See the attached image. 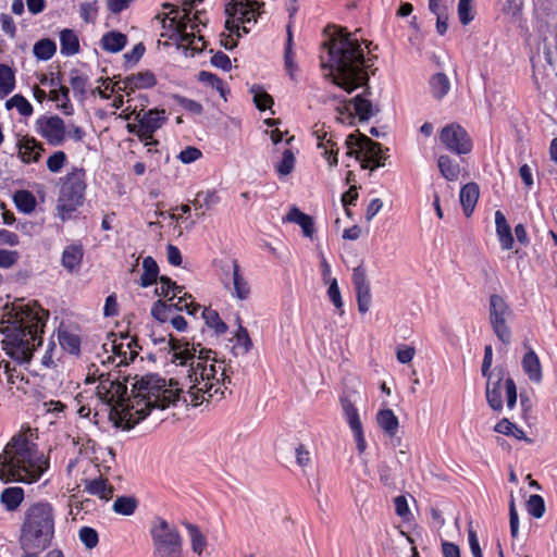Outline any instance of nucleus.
<instances>
[{"mask_svg":"<svg viewBox=\"0 0 557 557\" xmlns=\"http://www.w3.org/2000/svg\"><path fill=\"white\" fill-rule=\"evenodd\" d=\"M101 380L97 386L96 396L110 407V417L125 423L132 429L143 421L152 409H165L181 399L183 389L178 382L171 379L166 382L157 373L143 375L133 383L132 395L127 394V386L119 379L111 380L110 374Z\"/></svg>","mask_w":557,"mask_h":557,"instance_id":"nucleus-1","label":"nucleus"},{"mask_svg":"<svg viewBox=\"0 0 557 557\" xmlns=\"http://www.w3.org/2000/svg\"><path fill=\"white\" fill-rule=\"evenodd\" d=\"M154 343H166L169 351L172 352V361L185 366L189 361V386L183 401L193 407L200 406L203 401L213 399L220 394L219 399L224 395L221 386L227 388L231 377L227 374L225 360L218 359V354L209 348H202L201 344H190L185 338H176L172 334L166 341L164 337L153 338Z\"/></svg>","mask_w":557,"mask_h":557,"instance_id":"nucleus-2","label":"nucleus"},{"mask_svg":"<svg viewBox=\"0 0 557 557\" xmlns=\"http://www.w3.org/2000/svg\"><path fill=\"white\" fill-rule=\"evenodd\" d=\"M324 41V52L321 54V66L325 77H330L336 86L348 94L356 88L367 85V70L372 66V58H364L359 38L347 28L332 26Z\"/></svg>","mask_w":557,"mask_h":557,"instance_id":"nucleus-3","label":"nucleus"},{"mask_svg":"<svg viewBox=\"0 0 557 557\" xmlns=\"http://www.w3.org/2000/svg\"><path fill=\"white\" fill-rule=\"evenodd\" d=\"M48 318L49 311L36 300L14 304L0 322L5 354L18 363L28 362L36 348L42 345Z\"/></svg>","mask_w":557,"mask_h":557,"instance_id":"nucleus-4","label":"nucleus"},{"mask_svg":"<svg viewBox=\"0 0 557 557\" xmlns=\"http://www.w3.org/2000/svg\"><path fill=\"white\" fill-rule=\"evenodd\" d=\"M33 431L27 428L15 434L0 455V480L4 483H33L46 470L42 454L33 441Z\"/></svg>","mask_w":557,"mask_h":557,"instance_id":"nucleus-5","label":"nucleus"},{"mask_svg":"<svg viewBox=\"0 0 557 557\" xmlns=\"http://www.w3.org/2000/svg\"><path fill=\"white\" fill-rule=\"evenodd\" d=\"M55 510L52 504L41 500L32 504L24 512L18 543L22 549L45 552L54 537Z\"/></svg>","mask_w":557,"mask_h":557,"instance_id":"nucleus-6","label":"nucleus"},{"mask_svg":"<svg viewBox=\"0 0 557 557\" xmlns=\"http://www.w3.org/2000/svg\"><path fill=\"white\" fill-rule=\"evenodd\" d=\"M86 171L75 168L62 180L58 198V213L62 221L71 218V214L83 205L86 190Z\"/></svg>","mask_w":557,"mask_h":557,"instance_id":"nucleus-7","label":"nucleus"},{"mask_svg":"<svg viewBox=\"0 0 557 557\" xmlns=\"http://www.w3.org/2000/svg\"><path fill=\"white\" fill-rule=\"evenodd\" d=\"M201 306L193 300L191 295L184 293L176 302L157 300L151 307V315L161 323L169 322L178 332H185L188 323L178 311L186 310L189 315L196 317Z\"/></svg>","mask_w":557,"mask_h":557,"instance_id":"nucleus-8","label":"nucleus"},{"mask_svg":"<svg viewBox=\"0 0 557 557\" xmlns=\"http://www.w3.org/2000/svg\"><path fill=\"white\" fill-rule=\"evenodd\" d=\"M149 533L156 557H180L183 540L177 528L162 517H154Z\"/></svg>","mask_w":557,"mask_h":557,"instance_id":"nucleus-9","label":"nucleus"},{"mask_svg":"<svg viewBox=\"0 0 557 557\" xmlns=\"http://www.w3.org/2000/svg\"><path fill=\"white\" fill-rule=\"evenodd\" d=\"M346 145L349 148V151L347 152L348 156H355L359 159V154L361 152L364 154V158L361 161L362 169H370L371 171H374L376 168L384 165L386 157L383 153L381 144L372 140L366 135H360V137L349 135L346 139Z\"/></svg>","mask_w":557,"mask_h":557,"instance_id":"nucleus-10","label":"nucleus"},{"mask_svg":"<svg viewBox=\"0 0 557 557\" xmlns=\"http://www.w3.org/2000/svg\"><path fill=\"white\" fill-rule=\"evenodd\" d=\"M262 5L263 3L259 0H231L225 8L226 29L231 33L238 32L239 24H243L244 33H248L246 24L257 21Z\"/></svg>","mask_w":557,"mask_h":557,"instance_id":"nucleus-11","label":"nucleus"},{"mask_svg":"<svg viewBox=\"0 0 557 557\" xmlns=\"http://www.w3.org/2000/svg\"><path fill=\"white\" fill-rule=\"evenodd\" d=\"M503 381L505 382L504 387L506 391L507 407L512 409L517 403V387L513 379L510 376L505 379V370L502 368L497 369V380L495 382H492V379L487 380L485 392L486 401L495 411L503 409Z\"/></svg>","mask_w":557,"mask_h":557,"instance_id":"nucleus-12","label":"nucleus"},{"mask_svg":"<svg viewBox=\"0 0 557 557\" xmlns=\"http://www.w3.org/2000/svg\"><path fill=\"white\" fill-rule=\"evenodd\" d=\"M135 120L138 124H128L129 132H136L145 145L154 144L152 140L153 133L159 129L166 121L165 111L159 109H151L148 111L140 110L135 113Z\"/></svg>","mask_w":557,"mask_h":557,"instance_id":"nucleus-13","label":"nucleus"},{"mask_svg":"<svg viewBox=\"0 0 557 557\" xmlns=\"http://www.w3.org/2000/svg\"><path fill=\"white\" fill-rule=\"evenodd\" d=\"M511 314V309L499 295L490 297V322L497 338L505 345L511 341V331L506 319Z\"/></svg>","mask_w":557,"mask_h":557,"instance_id":"nucleus-14","label":"nucleus"},{"mask_svg":"<svg viewBox=\"0 0 557 557\" xmlns=\"http://www.w3.org/2000/svg\"><path fill=\"white\" fill-rule=\"evenodd\" d=\"M37 134L50 146L63 145L66 138V125L59 115H40L35 122Z\"/></svg>","mask_w":557,"mask_h":557,"instance_id":"nucleus-15","label":"nucleus"},{"mask_svg":"<svg viewBox=\"0 0 557 557\" xmlns=\"http://www.w3.org/2000/svg\"><path fill=\"white\" fill-rule=\"evenodd\" d=\"M440 140L447 150L457 154H467L472 149V141L467 131L457 123L443 127Z\"/></svg>","mask_w":557,"mask_h":557,"instance_id":"nucleus-16","label":"nucleus"},{"mask_svg":"<svg viewBox=\"0 0 557 557\" xmlns=\"http://www.w3.org/2000/svg\"><path fill=\"white\" fill-rule=\"evenodd\" d=\"M341 404L346 421L356 440L357 448L360 453H362L366 449V438L363 435L359 411L348 397H341Z\"/></svg>","mask_w":557,"mask_h":557,"instance_id":"nucleus-17","label":"nucleus"},{"mask_svg":"<svg viewBox=\"0 0 557 557\" xmlns=\"http://www.w3.org/2000/svg\"><path fill=\"white\" fill-rule=\"evenodd\" d=\"M369 94V88H367L363 94L357 95L354 99L345 102L343 107H339L337 109L338 113L341 115L347 114L348 117H351V109H354L360 121L369 120L376 112H379V109H375L372 102L366 97Z\"/></svg>","mask_w":557,"mask_h":557,"instance_id":"nucleus-18","label":"nucleus"},{"mask_svg":"<svg viewBox=\"0 0 557 557\" xmlns=\"http://www.w3.org/2000/svg\"><path fill=\"white\" fill-rule=\"evenodd\" d=\"M17 156L23 163H37L39 162L45 147L42 143L38 141L35 137L22 136L16 141Z\"/></svg>","mask_w":557,"mask_h":557,"instance_id":"nucleus-19","label":"nucleus"},{"mask_svg":"<svg viewBox=\"0 0 557 557\" xmlns=\"http://www.w3.org/2000/svg\"><path fill=\"white\" fill-rule=\"evenodd\" d=\"M156 84L157 79L152 72H139L123 79V91L129 95L135 89L151 88Z\"/></svg>","mask_w":557,"mask_h":557,"instance_id":"nucleus-20","label":"nucleus"},{"mask_svg":"<svg viewBox=\"0 0 557 557\" xmlns=\"http://www.w3.org/2000/svg\"><path fill=\"white\" fill-rule=\"evenodd\" d=\"M85 492L98 496L102 500H110L113 497L114 487L102 476L84 480Z\"/></svg>","mask_w":557,"mask_h":557,"instance_id":"nucleus-21","label":"nucleus"},{"mask_svg":"<svg viewBox=\"0 0 557 557\" xmlns=\"http://www.w3.org/2000/svg\"><path fill=\"white\" fill-rule=\"evenodd\" d=\"M318 140V147L323 149V157L327 160L330 166L337 165V152L336 143L333 141L332 137L327 135V132L323 129H315L313 133Z\"/></svg>","mask_w":557,"mask_h":557,"instance_id":"nucleus-22","label":"nucleus"},{"mask_svg":"<svg viewBox=\"0 0 557 557\" xmlns=\"http://www.w3.org/2000/svg\"><path fill=\"white\" fill-rule=\"evenodd\" d=\"M521 363L524 373L532 382L540 383L542 381V364L539 356L533 349H530L524 354Z\"/></svg>","mask_w":557,"mask_h":557,"instance_id":"nucleus-23","label":"nucleus"},{"mask_svg":"<svg viewBox=\"0 0 557 557\" xmlns=\"http://www.w3.org/2000/svg\"><path fill=\"white\" fill-rule=\"evenodd\" d=\"M285 223L298 224L305 236L312 237L314 233L313 220L310 215L301 212L298 208L293 207L289 212L283 218Z\"/></svg>","mask_w":557,"mask_h":557,"instance_id":"nucleus-24","label":"nucleus"},{"mask_svg":"<svg viewBox=\"0 0 557 557\" xmlns=\"http://www.w3.org/2000/svg\"><path fill=\"white\" fill-rule=\"evenodd\" d=\"M479 186L476 183H468L460 190V203L466 216H470L479 199Z\"/></svg>","mask_w":557,"mask_h":557,"instance_id":"nucleus-25","label":"nucleus"},{"mask_svg":"<svg viewBox=\"0 0 557 557\" xmlns=\"http://www.w3.org/2000/svg\"><path fill=\"white\" fill-rule=\"evenodd\" d=\"M495 224L496 233L502 247L506 250L511 249L513 245L511 228L506 220V216L499 210L495 212Z\"/></svg>","mask_w":557,"mask_h":557,"instance_id":"nucleus-26","label":"nucleus"},{"mask_svg":"<svg viewBox=\"0 0 557 557\" xmlns=\"http://www.w3.org/2000/svg\"><path fill=\"white\" fill-rule=\"evenodd\" d=\"M160 286L156 287L154 293L164 298L161 299L162 301L176 302L186 293L183 286L176 285V281H160Z\"/></svg>","mask_w":557,"mask_h":557,"instance_id":"nucleus-27","label":"nucleus"},{"mask_svg":"<svg viewBox=\"0 0 557 557\" xmlns=\"http://www.w3.org/2000/svg\"><path fill=\"white\" fill-rule=\"evenodd\" d=\"M112 336H115L114 334H112ZM128 339V334H121L120 338H116L114 337L110 343H106L103 345L106 351H108V346H110V349L111 351L113 352L114 355V359L117 358L119 361H117V366H122V364H128V362L131 361L129 360V352H128V349L126 348V343H124V341H127Z\"/></svg>","mask_w":557,"mask_h":557,"instance_id":"nucleus-28","label":"nucleus"},{"mask_svg":"<svg viewBox=\"0 0 557 557\" xmlns=\"http://www.w3.org/2000/svg\"><path fill=\"white\" fill-rule=\"evenodd\" d=\"M376 421L379 426L386 433L388 436L393 437L396 435L399 421L397 416L394 413L392 409H381L376 413Z\"/></svg>","mask_w":557,"mask_h":557,"instance_id":"nucleus-29","label":"nucleus"},{"mask_svg":"<svg viewBox=\"0 0 557 557\" xmlns=\"http://www.w3.org/2000/svg\"><path fill=\"white\" fill-rule=\"evenodd\" d=\"M201 317L206 326L213 330L215 335H223L227 332L228 327L226 323L220 318V314L216 310L211 308H203L201 310Z\"/></svg>","mask_w":557,"mask_h":557,"instance_id":"nucleus-30","label":"nucleus"},{"mask_svg":"<svg viewBox=\"0 0 557 557\" xmlns=\"http://www.w3.org/2000/svg\"><path fill=\"white\" fill-rule=\"evenodd\" d=\"M437 166L445 180L449 182H455L458 180L460 174V165L450 157L446 154L440 156L437 159Z\"/></svg>","mask_w":557,"mask_h":557,"instance_id":"nucleus-31","label":"nucleus"},{"mask_svg":"<svg viewBox=\"0 0 557 557\" xmlns=\"http://www.w3.org/2000/svg\"><path fill=\"white\" fill-rule=\"evenodd\" d=\"M127 42L124 34L119 32H109L102 36L101 46L106 51L116 53L121 51Z\"/></svg>","mask_w":557,"mask_h":557,"instance_id":"nucleus-32","label":"nucleus"},{"mask_svg":"<svg viewBox=\"0 0 557 557\" xmlns=\"http://www.w3.org/2000/svg\"><path fill=\"white\" fill-rule=\"evenodd\" d=\"M24 499L22 487H8L1 493L0 500L9 511L17 509Z\"/></svg>","mask_w":557,"mask_h":557,"instance_id":"nucleus-33","label":"nucleus"},{"mask_svg":"<svg viewBox=\"0 0 557 557\" xmlns=\"http://www.w3.org/2000/svg\"><path fill=\"white\" fill-rule=\"evenodd\" d=\"M61 53L64 55H73L79 51L78 37L72 29H63L60 33Z\"/></svg>","mask_w":557,"mask_h":557,"instance_id":"nucleus-34","label":"nucleus"},{"mask_svg":"<svg viewBox=\"0 0 557 557\" xmlns=\"http://www.w3.org/2000/svg\"><path fill=\"white\" fill-rule=\"evenodd\" d=\"M58 337L63 350L75 356L81 354V338L77 334L69 331H59Z\"/></svg>","mask_w":557,"mask_h":557,"instance_id":"nucleus-35","label":"nucleus"},{"mask_svg":"<svg viewBox=\"0 0 557 557\" xmlns=\"http://www.w3.org/2000/svg\"><path fill=\"white\" fill-rule=\"evenodd\" d=\"M356 294L359 312H368L372 299L369 281H356Z\"/></svg>","mask_w":557,"mask_h":557,"instance_id":"nucleus-36","label":"nucleus"},{"mask_svg":"<svg viewBox=\"0 0 557 557\" xmlns=\"http://www.w3.org/2000/svg\"><path fill=\"white\" fill-rule=\"evenodd\" d=\"M15 88V75L7 64H0V98L7 97Z\"/></svg>","mask_w":557,"mask_h":557,"instance_id":"nucleus-37","label":"nucleus"},{"mask_svg":"<svg viewBox=\"0 0 557 557\" xmlns=\"http://www.w3.org/2000/svg\"><path fill=\"white\" fill-rule=\"evenodd\" d=\"M431 92L434 98L442 99L450 89V83L446 74L436 73L430 81Z\"/></svg>","mask_w":557,"mask_h":557,"instance_id":"nucleus-38","label":"nucleus"},{"mask_svg":"<svg viewBox=\"0 0 557 557\" xmlns=\"http://www.w3.org/2000/svg\"><path fill=\"white\" fill-rule=\"evenodd\" d=\"M138 507V500L134 496H119L112 506L115 513L132 516Z\"/></svg>","mask_w":557,"mask_h":557,"instance_id":"nucleus-39","label":"nucleus"},{"mask_svg":"<svg viewBox=\"0 0 557 557\" xmlns=\"http://www.w3.org/2000/svg\"><path fill=\"white\" fill-rule=\"evenodd\" d=\"M83 259V248L79 245H72L64 249L62 255V264L69 269L73 270L78 267Z\"/></svg>","mask_w":557,"mask_h":557,"instance_id":"nucleus-40","label":"nucleus"},{"mask_svg":"<svg viewBox=\"0 0 557 557\" xmlns=\"http://www.w3.org/2000/svg\"><path fill=\"white\" fill-rule=\"evenodd\" d=\"M69 92L70 90L67 87L60 86L59 89L51 90L49 95L50 100L55 102L62 101L58 107L65 115H72L74 112L73 106L70 101Z\"/></svg>","mask_w":557,"mask_h":557,"instance_id":"nucleus-41","label":"nucleus"},{"mask_svg":"<svg viewBox=\"0 0 557 557\" xmlns=\"http://www.w3.org/2000/svg\"><path fill=\"white\" fill-rule=\"evenodd\" d=\"M57 51L55 42L49 38L40 39L34 45V55L42 61L50 60Z\"/></svg>","mask_w":557,"mask_h":557,"instance_id":"nucleus-42","label":"nucleus"},{"mask_svg":"<svg viewBox=\"0 0 557 557\" xmlns=\"http://www.w3.org/2000/svg\"><path fill=\"white\" fill-rule=\"evenodd\" d=\"M16 208L24 213H30L36 208V198L28 190H18L14 195Z\"/></svg>","mask_w":557,"mask_h":557,"instance_id":"nucleus-43","label":"nucleus"},{"mask_svg":"<svg viewBox=\"0 0 557 557\" xmlns=\"http://www.w3.org/2000/svg\"><path fill=\"white\" fill-rule=\"evenodd\" d=\"M494 431L504 435H511L517 440L525 438L524 431L507 418H503L497 422L494 426Z\"/></svg>","mask_w":557,"mask_h":557,"instance_id":"nucleus-44","label":"nucleus"},{"mask_svg":"<svg viewBox=\"0 0 557 557\" xmlns=\"http://www.w3.org/2000/svg\"><path fill=\"white\" fill-rule=\"evenodd\" d=\"M5 108L7 110L16 108L22 116H30L34 112L33 106L29 103V101L20 94L14 95L8 99L5 102Z\"/></svg>","mask_w":557,"mask_h":557,"instance_id":"nucleus-45","label":"nucleus"},{"mask_svg":"<svg viewBox=\"0 0 557 557\" xmlns=\"http://www.w3.org/2000/svg\"><path fill=\"white\" fill-rule=\"evenodd\" d=\"M185 527L190 537L193 552L198 555H201V553L207 546L206 537L203 536V534L196 524L186 523Z\"/></svg>","mask_w":557,"mask_h":557,"instance_id":"nucleus-46","label":"nucleus"},{"mask_svg":"<svg viewBox=\"0 0 557 557\" xmlns=\"http://www.w3.org/2000/svg\"><path fill=\"white\" fill-rule=\"evenodd\" d=\"M250 92L253 96V103L260 111H264L270 109L274 100L271 95H269L261 86L253 85L250 88Z\"/></svg>","mask_w":557,"mask_h":557,"instance_id":"nucleus-47","label":"nucleus"},{"mask_svg":"<svg viewBox=\"0 0 557 557\" xmlns=\"http://www.w3.org/2000/svg\"><path fill=\"white\" fill-rule=\"evenodd\" d=\"M61 352L57 348V345L54 342H49L47 345V348L45 350V354L42 355L40 359V364L42 369H55L58 366V361L60 359Z\"/></svg>","mask_w":557,"mask_h":557,"instance_id":"nucleus-48","label":"nucleus"},{"mask_svg":"<svg viewBox=\"0 0 557 557\" xmlns=\"http://www.w3.org/2000/svg\"><path fill=\"white\" fill-rule=\"evenodd\" d=\"M225 288L239 300L247 299L251 292L248 281H227Z\"/></svg>","mask_w":557,"mask_h":557,"instance_id":"nucleus-49","label":"nucleus"},{"mask_svg":"<svg viewBox=\"0 0 557 557\" xmlns=\"http://www.w3.org/2000/svg\"><path fill=\"white\" fill-rule=\"evenodd\" d=\"M527 510L532 517L542 518L545 513L544 498L537 494L531 495L527 502Z\"/></svg>","mask_w":557,"mask_h":557,"instance_id":"nucleus-50","label":"nucleus"},{"mask_svg":"<svg viewBox=\"0 0 557 557\" xmlns=\"http://www.w3.org/2000/svg\"><path fill=\"white\" fill-rule=\"evenodd\" d=\"M78 537L88 549L95 548L99 543L98 532L91 527H82L78 531Z\"/></svg>","mask_w":557,"mask_h":557,"instance_id":"nucleus-51","label":"nucleus"},{"mask_svg":"<svg viewBox=\"0 0 557 557\" xmlns=\"http://www.w3.org/2000/svg\"><path fill=\"white\" fill-rule=\"evenodd\" d=\"M295 166V156L290 149H285L282 160L276 165L278 175L286 176L292 173Z\"/></svg>","mask_w":557,"mask_h":557,"instance_id":"nucleus-52","label":"nucleus"},{"mask_svg":"<svg viewBox=\"0 0 557 557\" xmlns=\"http://www.w3.org/2000/svg\"><path fill=\"white\" fill-rule=\"evenodd\" d=\"M235 338H236V346L234 347V349L239 348L242 350V354H247L251 349V347H252L251 338L248 334L247 329L244 327L242 324H239V326H238V330L235 334Z\"/></svg>","mask_w":557,"mask_h":557,"instance_id":"nucleus-53","label":"nucleus"},{"mask_svg":"<svg viewBox=\"0 0 557 557\" xmlns=\"http://www.w3.org/2000/svg\"><path fill=\"white\" fill-rule=\"evenodd\" d=\"M327 297L330 301L334 305L337 313L339 315L344 314V302L342 299L341 290L337 285V281H332L327 289Z\"/></svg>","mask_w":557,"mask_h":557,"instance_id":"nucleus-54","label":"nucleus"},{"mask_svg":"<svg viewBox=\"0 0 557 557\" xmlns=\"http://www.w3.org/2000/svg\"><path fill=\"white\" fill-rule=\"evenodd\" d=\"M67 157L64 151H54L47 159V168L52 173H59L65 165Z\"/></svg>","mask_w":557,"mask_h":557,"instance_id":"nucleus-55","label":"nucleus"},{"mask_svg":"<svg viewBox=\"0 0 557 557\" xmlns=\"http://www.w3.org/2000/svg\"><path fill=\"white\" fill-rule=\"evenodd\" d=\"M70 84L75 92L79 96H85L88 77L86 75H79L78 71L74 70L71 72Z\"/></svg>","mask_w":557,"mask_h":557,"instance_id":"nucleus-56","label":"nucleus"},{"mask_svg":"<svg viewBox=\"0 0 557 557\" xmlns=\"http://www.w3.org/2000/svg\"><path fill=\"white\" fill-rule=\"evenodd\" d=\"M144 273L140 278H169L168 276H158L159 267L151 257H146L143 261Z\"/></svg>","mask_w":557,"mask_h":557,"instance_id":"nucleus-57","label":"nucleus"},{"mask_svg":"<svg viewBox=\"0 0 557 557\" xmlns=\"http://www.w3.org/2000/svg\"><path fill=\"white\" fill-rule=\"evenodd\" d=\"M199 81L211 85L220 92L222 97L225 98L223 81L219 78L216 75L202 71L199 73Z\"/></svg>","mask_w":557,"mask_h":557,"instance_id":"nucleus-58","label":"nucleus"},{"mask_svg":"<svg viewBox=\"0 0 557 557\" xmlns=\"http://www.w3.org/2000/svg\"><path fill=\"white\" fill-rule=\"evenodd\" d=\"M120 308L117 304V297L115 293L110 294L104 301L103 315L106 318H113L119 315Z\"/></svg>","mask_w":557,"mask_h":557,"instance_id":"nucleus-59","label":"nucleus"},{"mask_svg":"<svg viewBox=\"0 0 557 557\" xmlns=\"http://www.w3.org/2000/svg\"><path fill=\"white\" fill-rule=\"evenodd\" d=\"M222 274L226 277L240 278L239 265L234 259H225L221 261Z\"/></svg>","mask_w":557,"mask_h":557,"instance_id":"nucleus-60","label":"nucleus"},{"mask_svg":"<svg viewBox=\"0 0 557 557\" xmlns=\"http://www.w3.org/2000/svg\"><path fill=\"white\" fill-rule=\"evenodd\" d=\"M458 16L462 25H467L473 20L471 15V0H459Z\"/></svg>","mask_w":557,"mask_h":557,"instance_id":"nucleus-61","label":"nucleus"},{"mask_svg":"<svg viewBox=\"0 0 557 557\" xmlns=\"http://www.w3.org/2000/svg\"><path fill=\"white\" fill-rule=\"evenodd\" d=\"M493 362V348L491 345H486L484 348V357L481 367V372L487 380L492 379L491 367Z\"/></svg>","mask_w":557,"mask_h":557,"instance_id":"nucleus-62","label":"nucleus"},{"mask_svg":"<svg viewBox=\"0 0 557 557\" xmlns=\"http://www.w3.org/2000/svg\"><path fill=\"white\" fill-rule=\"evenodd\" d=\"M18 252L13 250L0 249V267L11 268L18 260Z\"/></svg>","mask_w":557,"mask_h":557,"instance_id":"nucleus-63","label":"nucleus"},{"mask_svg":"<svg viewBox=\"0 0 557 557\" xmlns=\"http://www.w3.org/2000/svg\"><path fill=\"white\" fill-rule=\"evenodd\" d=\"M201 157V151L196 147H186L184 150H182L178 154V159L185 163H191L196 160H198Z\"/></svg>","mask_w":557,"mask_h":557,"instance_id":"nucleus-64","label":"nucleus"}]
</instances>
